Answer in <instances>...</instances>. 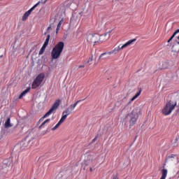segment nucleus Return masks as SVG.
<instances>
[{
	"instance_id": "obj_1",
	"label": "nucleus",
	"mask_w": 179,
	"mask_h": 179,
	"mask_svg": "<svg viewBox=\"0 0 179 179\" xmlns=\"http://www.w3.org/2000/svg\"><path fill=\"white\" fill-rule=\"evenodd\" d=\"M135 41H136V38H134V39H131L129 41H127L126 43H124V45H119L117 48H115L114 50L109 51V52H103L102 54H101V55L99 57V59H101V58H103V57H104V55H107V54H108V55H111V54H117L119 52L120 50H124V48H126V47H128V45H131V44H132L133 43H135Z\"/></svg>"
},
{
	"instance_id": "obj_2",
	"label": "nucleus",
	"mask_w": 179,
	"mask_h": 179,
	"mask_svg": "<svg viewBox=\"0 0 179 179\" xmlns=\"http://www.w3.org/2000/svg\"><path fill=\"white\" fill-rule=\"evenodd\" d=\"M112 30L106 32V34H104V35H99V34H90L88 35V40H90V43H94V44H96V43H99V41L101 42L104 41V40H106V38H104V37H106V36H108V38H110V34H111Z\"/></svg>"
},
{
	"instance_id": "obj_3",
	"label": "nucleus",
	"mask_w": 179,
	"mask_h": 179,
	"mask_svg": "<svg viewBox=\"0 0 179 179\" xmlns=\"http://www.w3.org/2000/svg\"><path fill=\"white\" fill-rule=\"evenodd\" d=\"M64 47H65V44L60 41L53 48L51 52L52 59H58L61 57V54L64 51Z\"/></svg>"
},
{
	"instance_id": "obj_4",
	"label": "nucleus",
	"mask_w": 179,
	"mask_h": 179,
	"mask_svg": "<svg viewBox=\"0 0 179 179\" xmlns=\"http://www.w3.org/2000/svg\"><path fill=\"white\" fill-rule=\"evenodd\" d=\"M141 114V108L137 107L132 110L131 113L129 115V117H130L129 125L131 127L136 124V121H138V119L139 118V115Z\"/></svg>"
},
{
	"instance_id": "obj_5",
	"label": "nucleus",
	"mask_w": 179,
	"mask_h": 179,
	"mask_svg": "<svg viewBox=\"0 0 179 179\" xmlns=\"http://www.w3.org/2000/svg\"><path fill=\"white\" fill-rule=\"evenodd\" d=\"M45 78V74H44V73H39L32 83V89H37V87L41 86Z\"/></svg>"
},
{
	"instance_id": "obj_6",
	"label": "nucleus",
	"mask_w": 179,
	"mask_h": 179,
	"mask_svg": "<svg viewBox=\"0 0 179 179\" xmlns=\"http://www.w3.org/2000/svg\"><path fill=\"white\" fill-rule=\"evenodd\" d=\"M59 104H61V100H56L52 106L51 108L49 110L48 113H46V114L42 117V119L47 118V117L51 115V114H52V113H54V111H55V110H57V108L59 107Z\"/></svg>"
},
{
	"instance_id": "obj_7",
	"label": "nucleus",
	"mask_w": 179,
	"mask_h": 179,
	"mask_svg": "<svg viewBox=\"0 0 179 179\" xmlns=\"http://www.w3.org/2000/svg\"><path fill=\"white\" fill-rule=\"evenodd\" d=\"M17 148H20V150H24V149L27 148V142H26V141H22L17 145Z\"/></svg>"
},
{
	"instance_id": "obj_8",
	"label": "nucleus",
	"mask_w": 179,
	"mask_h": 179,
	"mask_svg": "<svg viewBox=\"0 0 179 179\" xmlns=\"http://www.w3.org/2000/svg\"><path fill=\"white\" fill-rule=\"evenodd\" d=\"M141 93H142V91L140 90L139 92H138L134 96H133L130 101L128 102L127 106H129V104H131V101H134V100H136V99H138V97H139V96H141Z\"/></svg>"
},
{
	"instance_id": "obj_9",
	"label": "nucleus",
	"mask_w": 179,
	"mask_h": 179,
	"mask_svg": "<svg viewBox=\"0 0 179 179\" xmlns=\"http://www.w3.org/2000/svg\"><path fill=\"white\" fill-rule=\"evenodd\" d=\"M169 68H170V64L168 61L162 62L161 69H169Z\"/></svg>"
},
{
	"instance_id": "obj_10",
	"label": "nucleus",
	"mask_w": 179,
	"mask_h": 179,
	"mask_svg": "<svg viewBox=\"0 0 179 179\" xmlns=\"http://www.w3.org/2000/svg\"><path fill=\"white\" fill-rule=\"evenodd\" d=\"M83 100H85V99L77 101L76 103H74L73 104H71L70 106H69V108L71 111H73V110H75V108L76 107V106H78V104H79V103H80V101H83Z\"/></svg>"
},
{
	"instance_id": "obj_11",
	"label": "nucleus",
	"mask_w": 179,
	"mask_h": 179,
	"mask_svg": "<svg viewBox=\"0 0 179 179\" xmlns=\"http://www.w3.org/2000/svg\"><path fill=\"white\" fill-rule=\"evenodd\" d=\"M4 127L5 128L8 129V128H11V127H13V124H10V117H8L6 121L5 122L4 124Z\"/></svg>"
},
{
	"instance_id": "obj_12",
	"label": "nucleus",
	"mask_w": 179,
	"mask_h": 179,
	"mask_svg": "<svg viewBox=\"0 0 179 179\" xmlns=\"http://www.w3.org/2000/svg\"><path fill=\"white\" fill-rule=\"evenodd\" d=\"M30 92V87L27 88L25 90H24L19 96L18 99H22L23 96H26L27 93Z\"/></svg>"
},
{
	"instance_id": "obj_13",
	"label": "nucleus",
	"mask_w": 179,
	"mask_h": 179,
	"mask_svg": "<svg viewBox=\"0 0 179 179\" xmlns=\"http://www.w3.org/2000/svg\"><path fill=\"white\" fill-rule=\"evenodd\" d=\"M167 169H163L162 170V176L160 179H166V177H167Z\"/></svg>"
},
{
	"instance_id": "obj_14",
	"label": "nucleus",
	"mask_w": 179,
	"mask_h": 179,
	"mask_svg": "<svg viewBox=\"0 0 179 179\" xmlns=\"http://www.w3.org/2000/svg\"><path fill=\"white\" fill-rule=\"evenodd\" d=\"M45 48H47V45L43 44L41 50H39V55H43V54H44V51H45Z\"/></svg>"
},
{
	"instance_id": "obj_15",
	"label": "nucleus",
	"mask_w": 179,
	"mask_h": 179,
	"mask_svg": "<svg viewBox=\"0 0 179 179\" xmlns=\"http://www.w3.org/2000/svg\"><path fill=\"white\" fill-rule=\"evenodd\" d=\"M39 4H40V1L36 3L31 8H30L28 11H27V13L31 15V11L34 10V8H37V6H38Z\"/></svg>"
},
{
	"instance_id": "obj_16",
	"label": "nucleus",
	"mask_w": 179,
	"mask_h": 179,
	"mask_svg": "<svg viewBox=\"0 0 179 179\" xmlns=\"http://www.w3.org/2000/svg\"><path fill=\"white\" fill-rule=\"evenodd\" d=\"M62 23H64V19H62L59 21V22L58 23L57 29H56L57 33H58L59 31V29H61V25L62 24Z\"/></svg>"
},
{
	"instance_id": "obj_17",
	"label": "nucleus",
	"mask_w": 179,
	"mask_h": 179,
	"mask_svg": "<svg viewBox=\"0 0 179 179\" xmlns=\"http://www.w3.org/2000/svg\"><path fill=\"white\" fill-rule=\"evenodd\" d=\"M50 38H51V36L50 34H48L43 45H46V46L48 45V43H50Z\"/></svg>"
},
{
	"instance_id": "obj_18",
	"label": "nucleus",
	"mask_w": 179,
	"mask_h": 179,
	"mask_svg": "<svg viewBox=\"0 0 179 179\" xmlns=\"http://www.w3.org/2000/svg\"><path fill=\"white\" fill-rule=\"evenodd\" d=\"M30 16V14L26 12L24 15L22 16V20L24 22V20H27V18Z\"/></svg>"
},
{
	"instance_id": "obj_19",
	"label": "nucleus",
	"mask_w": 179,
	"mask_h": 179,
	"mask_svg": "<svg viewBox=\"0 0 179 179\" xmlns=\"http://www.w3.org/2000/svg\"><path fill=\"white\" fill-rule=\"evenodd\" d=\"M63 113L67 115H71V114H72V110H70L69 108H67Z\"/></svg>"
},
{
	"instance_id": "obj_20",
	"label": "nucleus",
	"mask_w": 179,
	"mask_h": 179,
	"mask_svg": "<svg viewBox=\"0 0 179 179\" xmlns=\"http://www.w3.org/2000/svg\"><path fill=\"white\" fill-rule=\"evenodd\" d=\"M173 145L174 146V148H177V146H178V137L176 138L173 143Z\"/></svg>"
},
{
	"instance_id": "obj_21",
	"label": "nucleus",
	"mask_w": 179,
	"mask_h": 179,
	"mask_svg": "<svg viewBox=\"0 0 179 179\" xmlns=\"http://www.w3.org/2000/svg\"><path fill=\"white\" fill-rule=\"evenodd\" d=\"M176 156H177V155H176L174 154H172V155L168 156L165 160L166 163H167V160H169V159H174V157H176Z\"/></svg>"
},
{
	"instance_id": "obj_22",
	"label": "nucleus",
	"mask_w": 179,
	"mask_h": 179,
	"mask_svg": "<svg viewBox=\"0 0 179 179\" xmlns=\"http://www.w3.org/2000/svg\"><path fill=\"white\" fill-rule=\"evenodd\" d=\"M68 117V115L66 113H62V117H61V120H62L63 121H65L66 120V118Z\"/></svg>"
},
{
	"instance_id": "obj_23",
	"label": "nucleus",
	"mask_w": 179,
	"mask_h": 179,
	"mask_svg": "<svg viewBox=\"0 0 179 179\" xmlns=\"http://www.w3.org/2000/svg\"><path fill=\"white\" fill-rule=\"evenodd\" d=\"M50 119H47L46 120H45L40 126L39 128H41L43 125H45V124H47V122H50Z\"/></svg>"
},
{
	"instance_id": "obj_24",
	"label": "nucleus",
	"mask_w": 179,
	"mask_h": 179,
	"mask_svg": "<svg viewBox=\"0 0 179 179\" xmlns=\"http://www.w3.org/2000/svg\"><path fill=\"white\" fill-rule=\"evenodd\" d=\"M176 34H175V32H173V35L171 36V38L168 40V43H170L174 37H176Z\"/></svg>"
},
{
	"instance_id": "obj_25",
	"label": "nucleus",
	"mask_w": 179,
	"mask_h": 179,
	"mask_svg": "<svg viewBox=\"0 0 179 179\" xmlns=\"http://www.w3.org/2000/svg\"><path fill=\"white\" fill-rule=\"evenodd\" d=\"M93 61V55H91V57H89L88 61L87 62V64H90Z\"/></svg>"
},
{
	"instance_id": "obj_26",
	"label": "nucleus",
	"mask_w": 179,
	"mask_h": 179,
	"mask_svg": "<svg viewBox=\"0 0 179 179\" xmlns=\"http://www.w3.org/2000/svg\"><path fill=\"white\" fill-rule=\"evenodd\" d=\"M58 128H59V126L57 124L53 128H52V131H55V129H58Z\"/></svg>"
},
{
	"instance_id": "obj_27",
	"label": "nucleus",
	"mask_w": 179,
	"mask_h": 179,
	"mask_svg": "<svg viewBox=\"0 0 179 179\" xmlns=\"http://www.w3.org/2000/svg\"><path fill=\"white\" fill-rule=\"evenodd\" d=\"M62 122H64V121L62 119H60L59 121L57 122L58 126L59 127L61 124H62Z\"/></svg>"
},
{
	"instance_id": "obj_28",
	"label": "nucleus",
	"mask_w": 179,
	"mask_h": 179,
	"mask_svg": "<svg viewBox=\"0 0 179 179\" xmlns=\"http://www.w3.org/2000/svg\"><path fill=\"white\" fill-rule=\"evenodd\" d=\"M112 179H118V176L117 175H113Z\"/></svg>"
},
{
	"instance_id": "obj_29",
	"label": "nucleus",
	"mask_w": 179,
	"mask_h": 179,
	"mask_svg": "<svg viewBox=\"0 0 179 179\" xmlns=\"http://www.w3.org/2000/svg\"><path fill=\"white\" fill-rule=\"evenodd\" d=\"M96 140H97V136H96V137L94 139H92V143H93L96 142Z\"/></svg>"
},
{
	"instance_id": "obj_30",
	"label": "nucleus",
	"mask_w": 179,
	"mask_h": 179,
	"mask_svg": "<svg viewBox=\"0 0 179 179\" xmlns=\"http://www.w3.org/2000/svg\"><path fill=\"white\" fill-rule=\"evenodd\" d=\"M49 30H51V25H50V26L47 28V31H48Z\"/></svg>"
},
{
	"instance_id": "obj_31",
	"label": "nucleus",
	"mask_w": 179,
	"mask_h": 179,
	"mask_svg": "<svg viewBox=\"0 0 179 179\" xmlns=\"http://www.w3.org/2000/svg\"><path fill=\"white\" fill-rule=\"evenodd\" d=\"M174 33H175V34H176V35L178 34V33H179V29H177Z\"/></svg>"
},
{
	"instance_id": "obj_32",
	"label": "nucleus",
	"mask_w": 179,
	"mask_h": 179,
	"mask_svg": "<svg viewBox=\"0 0 179 179\" xmlns=\"http://www.w3.org/2000/svg\"><path fill=\"white\" fill-rule=\"evenodd\" d=\"M78 68H85V65H80L78 66Z\"/></svg>"
},
{
	"instance_id": "obj_33",
	"label": "nucleus",
	"mask_w": 179,
	"mask_h": 179,
	"mask_svg": "<svg viewBox=\"0 0 179 179\" xmlns=\"http://www.w3.org/2000/svg\"><path fill=\"white\" fill-rule=\"evenodd\" d=\"M6 162H8V159H5V160L3 161V163H6Z\"/></svg>"
},
{
	"instance_id": "obj_34",
	"label": "nucleus",
	"mask_w": 179,
	"mask_h": 179,
	"mask_svg": "<svg viewBox=\"0 0 179 179\" xmlns=\"http://www.w3.org/2000/svg\"><path fill=\"white\" fill-rule=\"evenodd\" d=\"M90 171H93V169L90 168Z\"/></svg>"
},
{
	"instance_id": "obj_35",
	"label": "nucleus",
	"mask_w": 179,
	"mask_h": 179,
	"mask_svg": "<svg viewBox=\"0 0 179 179\" xmlns=\"http://www.w3.org/2000/svg\"><path fill=\"white\" fill-rule=\"evenodd\" d=\"M46 34H47V31L44 33V36H46Z\"/></svg>"
},
{
	"instance_id": "obj_36",
	"label": "nucleus",
	"mask_w": 179,
	"mask_h": 179,
	"mask_svg": "<svg viewBox=\"0 0 179 179\" xmlns=\"http://www.w3.org/2000/svg\"><path fill=\"white\" fill-rule=\"evenodd\" d=\"M176 43H177V44H178V45H179V42H178V41H176Z\"/></svg>"
},
{
	"instance_id": "obj_37",
	"label": "nucleus",
	"mask_w": 179,
	"mask_h": 179,
	"mask_svg": "<svg viewBox=\"0 0 179 179\" xmlns=\"http://www.w3.org/2000/svg\"><path fill=\"white\" fill-rule=\"evenodd\" d=\"M2 57H3V55H1V56H0V58H2Z\"/></svg>"
},
{
	"instance_id": "obj_38",
	"label": "nucleus",
	"mask_w": 179,
	"mask_h": 179,
	"mask_svg": "<svg viewBox=\"0 0 179 179\" xmlns=\"http://www.w3.org/2000/svg\"><path fill=\"white\" fill-rule=\"evenodd\" d=\"M178 40H179V36L177 37Z\"/></svg>"
},
{
	"instance_id": "obj_39",
	"label": "nucleus",
	"mask_w": 179,
	"mask_h": 179,
	"mask_svg": "<svg viewBox=\"0 0 179 179\" xmlns=\"http://www.w3.org/2000/svg\"><path fill=\"white\" fill-rule=\"evenodd\" d=\"M45 2H47V0L45 1L44 3H45Z\"/></svg>"
},
{
	"instance_id": "obj_40",
	"label": "nucleus",
	"mask_w": 179,
	"mask_h": 179,
	"mask_svg": "<svg viewBox=\"0 0 179 179\" xmlns=\"http://www.w3.org/2000/svg\"><path fill=\"white\" fill-rule=\"evenodd\" d=\"M164 166H166V164H164Z\"/></svg>"
},
{
	"instance_id": "obj_41",
	"label": "nucleus",
	"mask_w": 179,
	"mask_h": 179,
	"mask_svg": "<svg viewBox=\"0 0 179 179\" xmlns=\"http://www.w3.org/2000/svg\"><path fill=\"white\" fill-rule=\"evenodd\" d=\"M0 125H1V122H0Z\"/></svg>"
}]
</instances>
